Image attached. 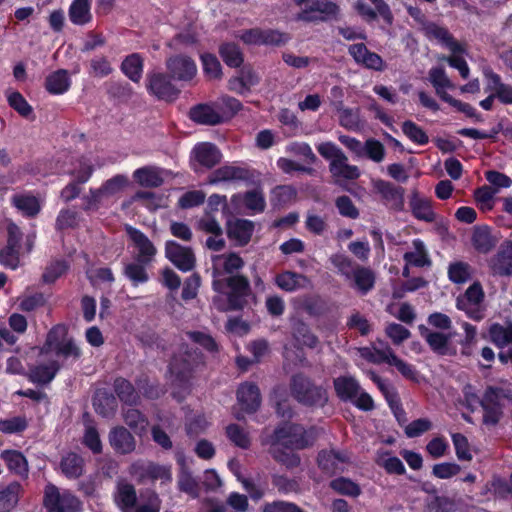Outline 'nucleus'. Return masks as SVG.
<instances>
[{
	"instance_id": "864d4df0",
	"label": "nucleus",
	"mask_w": 512,
	"mask_h": 512,
	"mask_svg": "<svg viewBox=\"0 0 512 512\" xmlns=\"http://www.w3.org/2000/svg\"><path fill=\"white\" fill-rule=\"evenodd\" d=\"M269 453L277 463L289 470L297 468L301 464V458L297 453L282 446H270Z\"/></svg>"
},
{
	"instance_id": "b1692460",
	"label": "nucleus",
	"mask_w": 512,
	"mask_h": 512,
	"mask_svg": "<svg viewBox=\"0 0 512 512\" xmlns=\"http://www.w3.org/2000/svg\"><path fill=\"white\" fill-rule=\"evenodd\" d=\"M192 154L196 163L206 169H212L222 160L221 151L210 142H202L195 145Z\"/></svg>"
},
{
	"instance_id": "39448f33",
	"label": "nucleus",
	"mask_w": 512,
	"mask_h": 512,
	"mask_svg": "<svg viewBox=\"0 0 512 512\" xmlns=\"http://www.w3.org/2000/svg\"><path fill=\"white\" fill-rule=\"evenodd\" d=\"M81 501L70 491L60 493L59 488L48 483L44 488L43 506L46 512H79Z\"/></svg>"
},
{
	"instance_id": "ea45409f",
	"label": "nucleus",
	"mask_w": 512,
	"mask_h": 512,
	"mask_svg": "<svg viewBox=\"0 0 512 512\" xmlns=\"http://www.w3.org/2000/svg\"><path fill=\"white\" fill-rule=\"evenodd\" d=\"M143 68L144 60L139 53H132L126 56L120 65L121 72L134 83L140 82Z\"/></svg>"
},
{
	"instance_id": "79ce46f5",
	"label": "nucleus",
	"mask_w": 512,
	"mask_h": 512,
	"mask_svg": "<svg viewBox=\"0 0 512 512\" xmlns=\"http://www.w3.org/2000/svg\"><path fill=\"white\" fill-rule=\"evenodd\" d=\"M218 53L230 68H240L244 63V54L235 42H223L218 48Z\"/></svg>"
},
{
	"instance_id": "412c9836",
	"label": "nucleus",
	"mask_w": 512,
	"mask_h": 512,
	"mask_svg": "<svg viewBox=\"0 0 512 512\" xmlns=\"http://www.w3.org/2000/svg\"><path fill=\"white\" fill-rule=\"evenodd\" d=\"M483 74L487 81L485 90L495 92L497 100L501 104L512 105V84L504 83L501 76L491 68L485 69Z\"/></svg>"
},
{
	"instance_id": "052dcab7",
	"label": "nucleus",
	"mask_w": 512,
	"mask_h": 512,
	"mask_svg": "<svg viewBox=\"0 0 512 512\" xmlns=\"http://www.w3.org/2000/svg\"><path fill=\"white\" fill-rule=\"evenodd\" d=\"M403 134L413 143L418 145H426L429 142V137L425 130L417 125L412 120H406L402 123Z\"/></svg>"
},
{
	"instance_id": "f03ea898",
	"label": "nucleus",
	"mask_w": 512,
	"mask_h": 512,
	"mask_svg": "<svg viewBox=\"0 0 512 512\" xmlns=\"http://www.w3.org/2000/svg\"><path fill=\"white\" fill-rule=\"evenodd\" d=\"M322 429L318 426L304 425L291 421H283L278 424L268 437L270 446H282L286 449L297 451L314 446Z\"/></svg>"
},
{
	"instance_id": "58836bf2",
	"label": "nucleus",
	"mask_w": 512,
	"mask_h": 512,
	"mask_svg": "<svg viewBox=\"0 0 512 512\" xmlns=\"http://www.w3.org/2000/svg\"><path fill=\"white\" fill-rule=\"evenodd\" d=\"M354 281V287L361 295H366L375 286L376 276L374 271L365 266L356 264L353 269L352 278Z\"/></svg>"
},
{
	"instance_id": "bf43d9fd",
	"label": "nucleus",
	"mask_w": 512,
	"mask_h": 512,
	"mask_svg": "<svg viewBox=\"0 0 512 512\" xmlns=\"http://www.w3.org/2000/svg\"><path fill=\"white\" fill-rule=\"evenodd\" d=\"M69 267V263L65 259L51 261L42 274V282L45 284L55 283L57 279L66 274Z\"/></svg>"
},
{
	"instance_id": "a878e982",
	"label": "nucleus",
	"mask_w": 512,
	"mask_h": 512,
	"mask_svg": "<svg viewBox=\"0 0 512 512\" xmlns=\"http://www.w3.org/2000/svg\"><path fill=\"white\" fill-rule=\"evenodd\" d=\"M113 391L120 402L124 405L134 407L140 403L139 391L128 379L118 376L113 381Z\"/></svg>"
},
{
	"instance_id": "4d7b16f0",
	"label": "nucleus",
	"mask_w": 512,
	"mask_h": 512,
	"mask_svg": "<svg viewBox=\"0 0 512 512\" xmlns=\"http://www.w3.org/2000/svg\"><path fill=\"white\" fill-rule=\"evenodd\" d=\"M297 191L291 185L276 186L270 197L271 205L274 208L284 207L296 199Z\"/></svg>"
},
{
	"instance_id": "c9c22d12",
	"label": "nucleus",
	"mask_w": 512,
	"mask_h": 512,
	"mask_svg": "<svg viewBox=\"0 0 512 512\" xmlns=\"http://www.w3.org/2000/svg\"><path fill=\"white\" fill-rule=\"evenodd\" d=\"M291 334L295 341L308 348H315L318 343V337L312 333L309 325L302 319H291Z\"/></svg>"
},
{
	"instance_id": "a19ab883",
	"label": "nucleus",
	"mask_w": 512,
	"mask_h": 512,
	"mask_svg": "<svg viewBox=\"0 0 512 512\" xmlns=\"http://www.w3.org/2000/svg\"><path fill=\"white\" fill-rule=\"evenodd\" d=\"M71 80L67 70L59 69L45 79V89L52 95H61L69 90Z\"/></svg>"
},
{
	"instance_id": "6e6552de",
	"label": "nucleus",
	"mask_w": 512,
	"mask_h": 512,
	"mask_svg": "<svg viewBox=\"0 0 512 512\" xmlns=\"http://www.w3.org/2000/svg\"><path fill=\"white\" fill-rule=\"evenodd\" d=\"M374 190L383 204L394 212H403L405 208V188L390 181L378 179L373 183Z\"/></svg>"
},
{
	"instance_id": "473e14b6",
	"label": "nucleus",
	"mask_w": 512,
	"mask_h": 512,
	"mask_svg": "<svg viewBox=\"0 0 512 512\" xmlns=\"http://www.w3.org/2000/svg\"><path fill=\"white\" fill-rule=\"evenodd\" d=\"M420 335L425 339L430 349L441 356L449 354L448 347L451 340V334L430 331L426 326L419 325Z\"/></svg>"
},
{
	"instance_id": "7c9ffc66",
	"label": "nucleus",
	"mask_w": 512,
	"mask_h": 512,
	"mask_svg": "<svg viewBox=\"0 0 512 512\" xmlns=\"http://www.w3.org/2000/svg\"><path fill=\"white\" fill-rule=\"evenodd\" d=\"M484 338L499 349L512 346V322H507L505 326L498 322L490 324Z\"/></svg>"
},
{
	"instance_id": "aec40b11",
	"label": "nucleus",
	"mask_w": 512,
	"mask_h": 512,
	"mask_svg": "<svg viewBox=\"0 0 512 512\" xmlns=\"http://www.w3.org/2000/svg\"><path fill=\"white\" fill-rule=\"evenodd\" d=\"M375 9L371 8L368 4L362 0H358L355 4L357 13L364 18L366 21H374L379 15L386 24L391 25L394 17L389 5L384 0H370Z\"/></svg>"
},
{
	"instance_id": "a211bd4d",
	"label": "nucleus",
	"mask_w": 512,
	"mask_h": 512,
	"mask_svg": "<svg viewBox=\"0 0 512 512\" xmlns=\"http://www.w3.org/2000/svg\"><path fill=\"white\" fill-rule=\"evenodd\" d=\"M108 441L116 454L128 455L136 449V439L133 434L124 426L111 428L108 434Z\"/></svg>"
},
{
	"instance_id": "f704fd0d",
	"label": "nucleus",
	"mask_w": 512,
	"mask_h": 512,
	"mask_svg": "<svg viewBox=\"0 0 512 512\" xmlns=\"http://www.w3.org/2000/svg\"><path fill=\"white\" fill-rule=\"evenodd\" d=\"M270 401L275 409L277 416L290 421L294 416L293 408L289 401V395L285 387L276 386L273 388Z\"/></svg>"
},
{
	"instance_id": "37998d69",
	"label": "nucleus",
	"mask_w": 512,
	"mask_h": 512,
	"mask_svg": "<svg viewBox=\"0 0 512 512\" xmlns=\"http://www.w3.org/2000/svg\"><path fill=\"white\" fill-rule=\"evenodd\" d=\"M1 459L6 463L10 472L21 477L28 476V463L25 456L16 450H4L1 453Z\"/></svg>"
},
{
	"instance_id": "9b49d317",
	"label": "nucleus",
	"mask_w": 512,
	"mask_h": 512,
	"mask_svg": "<svg viewBox=\"0 0 512 512\" xmlns=\"http://www.w3.org/2000/svg\"><path fill=\"white\" fill-rule=\"evenodd\" d=\"M317 465L322 473L333 476L344 471V465L349 463L347 451L322 449L317 454Z\"/></svg>"
},
{
	"instance_id": "423d86ee",
	"label": "nucleus",
	"mask_w": 512,
	"mask_h": 512,
	"mask_svg": "<svg viewBox=\"0 0 512 512\" xmlns=\"http://www.w3.org/2000/svg\"><path fill=\"white\" fill-rule=\"evenodd\" d=\"M172 79L170 74L149 73L146 85L148 93L161 101L168 103L176 101L181 91L172 83Z\"/></svg>"
},
{
	"instance_id": "6e6d98bb",
	"label": "nucleus",
	"mask_w": 512,
	"mask_h": 512,
	"mask_svg": "<svg viewBox=\"0 0 512 512\" xmlns=\"http://www.w3.org/2000/svg\"><path fill=\"white\" fill-rule=\"evenodd\" d=\"M247 178V170L236 166H221L214 170L210 176V183H218L231 180H245Z\"/></svg>"
},
{
	"instance_id": "5fc2aeb1",
	"label": "nucleus",
	"mask_w": 512,
	"mask_h": 512,
	"mask_svg": "<svg viewBox=\"0 0 512 512\" xmlns=\"http://www.w3.org/2000/svg\"><path fill=\"white\" fill-rule=\"evenodd\" d=\"M429 81L435 88L436 94L444 101V97L449 95L446 89L452 87V83L446 75L445 69L441 66L432 67L429 70Z\"/></svg>"
},
{
	"instance_id": "774afa93",
	"label": "nucleus",
	"mask_w": 512,
	"mask_h": 512,
	"mask_svg": "<svg viewBox=\"0 0 512 512\" xmlns=\"http://www.w3.org/2000/svg\"><path fill=\"white\" fill-rule=\"evenodd\" d=\"M330 487L335 492L350 497H357L361 494L359 485L349 478L338 477L330 482Z\"/></svg>"
},
{
	"instance_id": "9d476101",
	"label": "nucleus",
	"mask_w": 512,
	"mask_h": 512,
	"mask_svg": "<svg viewBox=\"0 0 512 512\" xmlns=\"http://www.w3.org/2000/svg\"><path fill=\"white\" fill-rule=\"evenodd\" d=\"M165 257L180 271L189 272L196 266V257L191 247L182 246L174 240L165 243Z\"/></svg>"
},
{
	"instance_id": "f3484780",
	"label": "nucleus",
	"mask_w": 512,
	"mask_h": 512,
	"mask_svg": "<svg viewBox=\"0 0 512 512\" xmlns=\"http://www.w3.org/2000/svg\"><path fill=\"white\" fill-rule=\"evenodd\" d=\"M409 209L412 216L427 223L436 220V213L433 209V202L430 198L422 196L417 189L411 191L409 195Z\"/></svg>"
},
{
	"instance_id": "69168bd1",
	"label": "nucleus",
	"mask_w": 512,
	"mask_h": 512,
	"mask_svg": "<svg viewBox=\"0 0 512 512\" xmlns=\"http://www.w3.org/2000/svg\"><path fill=\"white\" fill-rule=\"evenodd\" d=\"M226 436L235 446L241 449H249L251 445L248 433L238 424H229L226 427Z\"/></svg>"
},
{
	"instance_id": "bb28decb",
	"label": "nucleus",
	"mask_w": 512,
	"mask_h": 512,
	"mask_svg": "<svg viewBox=\"0 0 512 512\" xmlns=\"http://www.w3.org/2000/svg\"><path fill=\"white\" fill-rule=\"evenodd\" d=\"M274 282L279 289L291 293L306 288L310 280L304 274L285 270L275 276Z\"/></svg>"
},
{
	"instance_id": "6ab92c4d",
	"label": "nucleus",
	"mask_w": 512,
	"mask_h": 512,
	"mask_svg": "<svg viewBox=\"0 0 512 512\" xmlns=\"http://www.w3.org/2000/svg\"><path fill=\"white\" fill-rule=\"evenodd\" d=\"M237 401L241 410L247 414H253L258 411L261 405V393L257 384L244 382L237 389Z\"/></svg>"
},
{
	"instance_id": "c03bdc74",
	"label": "nucleus",
	"mask_w": 512,
	"mask_h": 512,
	"mask_svg": "<svg viewBox=\"0 0 512 512\" xmlns=\"http://www.w3.org/2000/svg\"><path fill=\"white\" fill-rule=\"evenodd\" d=\"M299 308L308 316L319 318L329 312L328 303L319 295H306L302 298Z\"/></svg>"
},
{
	"instance_id": "49530a36",
	"label": "nucleus",
	"mask_w": 512,
	"mask_h": 512,
	"mask_svg": "<svg viewBox=\"0 0 512 512\" xmlns=\"http://www.w3.org/2000/svg\"><path fill=\"white\" fill-rule=\"evenodd\" d=\"M413 246L415 251H408L403 255L405 264L419 268L430 266L432 262L429 258L423 241L420 239H415L413 240Z\"/></svg>"
},
{
	"instance_id": "de8ad7c7",
	"label": "nucleus",
	"mask_w": 512,
	"mask_h": 512,
	"mask_svg": "<svg viewBox=\"0 0 512 512\" xmlns=\"http://www.w3.org/2000/svg\"><path fill=\"white\" fill-rule=\"evenodd\" d=\"M90 0H73L68 11L70 21L79 26L89 23L92 19Z\"/></svg>"
},
{
	"instance_id": "8fccbe9b",
	"label": "nucleus",
	"mask_w": 512,
	"mask_h": 512,
	"mask_svg": "<svg viewBox=\"0 0 512 512\" xmlns=\"http://www.w3.org/2000/svg\"><path fill=\"white\" fill-rule=\"evenodd\" d=\"M151 262H141V260H135L125 265L123 274L128 278L133 286H138L149 281V274L147 272V266Z\"/></svg>"
},
{
	"instance_id": "a18cd8bd",
	"label": "nucleus",
	"mask_w": 512,
	"mask_h": 512,
	"mask_svg": "<svg viewBox=\"0 0 512 512\" xmlns=\"http://www.w3.org/2000/svg\"><path fill=\"white\" fill-rule=\"evenodd\" d=\"M92 404L95 412L103 418L113 416L117 408L115 396L106 391L96 393Z\"/></svg>"
},
{
	"instance_id": "20e7f679",
	"label": "nucleus",
	"mask_w": 512,
	"mask_h": 512,
	"mask_svg": "<svg viewBox=\"0 0 512 512\" xmlns=\"http://www.w3.org/2000/svg\"><path fill=\"white\" fill-rule=\"evenodd\" d=\"M290 391L293 398L306 407H324L328 402V393L322 386L303 373H296L290 380Z\"/></svg>"
},
{
	"instance_id": "dca6fc26",
	"label": "nucleus",
	"mask_w": 512,
	"mask_h": 512,
	"mask_svg": "<svg viewBox=\"0 0 512 512\" xmlns=\"http://www.w3.org/2000/svg\"><path fill=\"white\" fill-rule=\"evenodd\" d=\"M423 31L429 40H437L453 54H460L464 52L463 46L453 37L446 27L440 26L435 22L423 23Z\"/></svg>"
},
{
	"instance_id": "338daca9",
	"label": "nucleus",
	"mask_w": 512,
	"mask_h": 512,
	"mask_svg": "<svg viewBox=\"0 0 512 512\" xmlns=\"http://www.w3.org/2000/svg\"><path fill=\"white\" fill-rule=\"evenodd\" d=\"M82 444L88 448L94 455L101 454L103 451L102 441L99 432L94 425H86L82 437Z\"/></svg>"
},
{
	"instance_id": "c756f323",
	"label": "nucleus",
	"mask_w": 512,
	"mask_h": 512,
	"mask_svg": "<svg viewBox=\"0 0 512 512\" xmlns=\"http://www.w3.org/2000/svg\"><path fill=\"white\" fill-rule=\"evenodd\" d=\"M11 204L26 218H35L41 211L39 199L31 193L14 194Z\"/></svg>"
},
{
	"instance_id": "393cba45",
	"label": "nucleus",
	"mask_w": 512,
	"mask_h": 512,
	"mask_svg": "<svg viewBox=\"0 0 512 512\" xmlns=\"http://www.w3.org/2000/svg\"><path fill=\"white\" fill-rule=\"evenodd\" d=\"M484 300V291L480 282H474L471 284L464 294H460L456 298V308L460 311H464L470 318L480 319L478 316H474L470 313L469 309L471 306H477Z\"/></svg>"
},
{
	"instance_id": "3c124183",
	"label": "nucleus",
	"mask_w": 512,
	"mask_h": 512,
	"mask_svg": "<svg viewBox=\"0 0 512 512\" xmlns=\"http://www.w3.org/2000/svg\"><path fill=\"white\" fill-rule=\"evenodd\" d=\"M471 241L474 248L481 253H487L495 246V241L488 225L475 226Z\"/></svg>"
},
{
	"instance_id": "ddd939ff",
	"label": "nucleus",
	"mask_w": 512,
	"mask_h": 512,
	"mask_svg": "<svg viewBox=\"0 0 512 512\" xmlns=\"http://www.w3.org/2000/svg\"><path fill=\"white\" fill-rule=\"evenodd\" d=\"M255 230V223L244 218L228 219L226 222V235L234 246L244 247L251 241Z\"/></svg>"
},
{
	"instance_id": "1a4fd4ad",
	"label": "nucleus",
	"mask_w": 512,
	"mask_h": 512,
	"mask_svg": "<svg viewBox=\"0 0 512 512\" xmlns=\"http://www.w3.org/2000/svg\"><path fill=\"white\" fill-rule=\"evenodd\" d=\"M287 33L275 29L251 28L245 30L241 40L248 45L282 46L289 41Z\"/></svg>"
},
{
	"instance_id": "4468645a",
	"label": "nucleus",
	"mask_w": 512,
	"mask_h": 512,
	"mask_svg": "<svg viewBox=\"0 0 512 512\" xmlns=\"http://www.w3.org/2000/svg\"><path fill=\"white\" fill-rule=\"evenodd\" d=\"M166 68L171 77L178 81H191L197 74L195 61L187 55H174L166 60Z\"/></svg>"
},
{
	"instance_id": "2f4dec72",
	"label": "nucleus",
	"mask_w": 512,
	"mask_h": 512,
	"mask_svg": "<svg viewBox=\"0 0 512 512\" xmlns=\"http://www.w3.org/2000/svg\"><path fill=\"white\" fill-rule=\"evenodd\" d=\"M260 82V77L257 72L249 65H242L237 77L229 80L230 90L238 93L249 91L251 87L256 86Z\"/></svg>"
},
{
	"instance_id": "0eeeda50",
	"label": "nucleus",
	"mask_w": 512,
	"mask_h": 512,
	"mask_svg": "<svg viewBox=\"0 0 512 512\" xmlns=\"http://www.w3.org/2000/svg\"><path fill=\"white\" fill-rule=\"evenodd\" d=\"M310 5L302 9L296 19L306 23L327 22L337 18L340 8L331 0H310Z\"/></svg>"
},
{
	"instance_id": "7ed1b4c3",
	"label": "nucleus",
	"mask_w": 512,
	"mask_h": 512,
	"mask_svg": "<svg viewBox=\"0 0 512 512\" xmlns=\"http://www.w3.org/2000/svg\"><path fill=\"white\" fill-rule=\"evenodd\" d=\"M205 365V356L200 350L186 347L184 351L174 354L169 362L168 372L172 384L183 391H189L192 380Z\"/></svg>"
},
{
	"instance_id": "e433bc0d",
	"label": "nucleus",
	"mask_w": 512,
	"mask_h": 512,
	"mask_svg": "<svg viewBox=\"0 0 512 512\" xmlns=\"http://www.w3.org/2000/svg\"><path fill=\"white\" fill-rule=\"evenodd\" d=\"M114 502L123 512L133 509L137 504V493L134 485L128 482H119L116 487Z\"/></svg>"
},
{
	"instance_id": "4be33fe9",
	"label": "nucleus",
	"mask_w": 512,
	"mask_h": 512,
	"mask_svg": "<svg viewBox=\"0 0 512 512\" xmlns=\"http://www.w3.org/2000/svg\"><path fill=\"white\" fill-rule=\"evenodd\" d=\"M189 118L196 124L206 126H215L224 122L223 115L218 112L213 104L209 103L192 106L189 110Z\"/></svg>"
},
{
	"instance_id": "2eb2a0df",
	"label": "nucleus",
	"mask_w": 512,
	"mask_h": 512,
	"mask_svg": "<svg viewBox=\"0 0 512 512\" xmlns=\"http://www.w3.org/2000/svg\"><path fill=\"white\" fill-rule=\"evenodd\" d=\"M125 231L138 251L134 259L141 260V262L152 263L157 253V249L147 235L131 225H126Z\"/></svg>"
},
{
	"instance_id": "4c0bfd02",
	"label": "nucleus",
	"mask_w": 512,
	"mask_h": 512,
	"mask_svg": "<svg viewBox=\"0 0 512 512\" xmlns=\"http://www.w3.org/2000/svg\"><path fill=\"white\" fill-rule=\"evenodd\" d=\"M333 386L337 397L342 401H351L357 397L361 387L352 376H339L333 380Z\"/></svg>"
},
{
	"instance_id": "13d9d810",
	"label": "nucleus",
	"mask_w": 512,
	"mask_h": 512,
	"mask_svg": "<svg viewBox=\"0 0 512 512\" xmlns=\"http://www.w3.org/2000/svg\"><path fill=\"white\" fill-rule=\"evenodd\" d=\"M204 75L210 80L222 78V66L216 55L205 52L200 55Z\"/></svg>"
},
{
	"instance_id": "680f3d73",
	"label": "nucleus",
	"mask_w": 512,
	"mask_h": 512,
	"mask_svg": "<svg viewBox=\"0 0 512 512\" xmlns=\"http://www.w3.org/2000/svg\"><path fill=\"white\" fill-rule=\"evenodd\" d=\"M186 335L193 343L198 344L208 353L215 354L219 352V344L210 334L195 330L188 331Z\"/></svg>"
},
{
	"instance_id": "09e8293b",
	"label": "nucleus",
	"mask_w": 512,
	"mask_h": 512,
	"mask_svg": "<svg viewBox=\"0 0 512 512\" xmlns=\"http://www.w3.org/2000/svg\"><path fill=\"white\" fill-rule=\"evenodd\" d=\"M123 420L125 424L137 435H143L148 427L147 416L136 408L123 410Z\"/></svg>"
},
{
	"instance_id": "0e129e2a",
	"label": "nucleus",
	"mask_w": 512,
	"mask_h": 512,
	"mask_svg": "<svg viewBox=\"0 0 512 512\" xmlns=\"http://www.w3.org/2000/svg\"><path fill=\"white\" fill-rule=\"evenodd\" d=\"M511 393L502 387L489 385L486 387L479 404L502 406L501 399H510Z\"/></svg>"
},
{
	"instance_id": "72a5a7b5",
	"label": "nucleus",
	"mask_w": 512,
	"mask_h": 512,
	"mask_svg": "<svg viewBox=\"0 0 512 512\" xmlns=\"http://www.w3.org/2000/svg\"><path fill=\"white\" fill-rule=\"evenodd\" d=\"M23 487L18 481L0 485V512H11L19 503Z\"/></svg>"
},
{
	"instance_id": "cd10ccee",
	"label": "nucleus",
	"mask_w": 512,
	"mask_h": 512,
	"mask_svg": "<svg viewBox=\"0 0 512 512\" xmlns=\"http://www.w3.org/2000/svg\"><path fill=\"white\" fill-rule=\"evenodd\" d=\"M59 466L62 474L69 480H76L85 472L84 458L73 451H70L61 457Z\"/></svg>"
},
{
	"instance_id": "f8f14e48",
	"label": "nucleus",
	"mask_w": 512,
	"mask_h": 512,
	"mask_svg": "<svg viewBox=\"0 0 512 512\" xmlns=\"http://www.w3.org/2000/svg\"><path fill=\"white\" fill-rule=\"evenodd\" d=\"M134 474L141 484L155 483L160 480L161 484H168L172 481L171 467L155 462L133 465Z\"/></svg>"
},
{
	"instance_id": "c85d7f7f",
	"label": "nucleus",
	"mask_w": 512,
	"mask_h": 512,
	"mask_svg": "<svg viewBox=\"0 0 512 512\" xmlns=\"http://www.w3.org/2000/svg\"><path fill=\"white\" fill-rule=\"evenodd\" d=\"M490 268L494 275L512 276V241L499 249L490 261Z\"/></svg>"
},
{
	"instance_id": "e2e57ef3",
	"label": "nucleus",
	"mask_w": 512,
	"mask_h": 512,
	"mask_svg": "<svg viewBox=\"0 0 512 512\" xmlns=\"http://www.w3.org/2000/svg\"><path fill=\"white\" fill-rule=\"evenodd\" d=\"M178 489L181 492L188 494L191 498H198L200 489L198 481L192 476L191 472L183 469L178 475Z\"/></svg>"
},
{
	"instance_id": "f257e3e1",
	"label": "nucleus",
	"mask_w": 512,
	"mask_h": 512,
	"mask_svg": "<svg viewBox=\"0 0 512 512\" xmlns=\"http://www.w3.org/2000/svg\"><path fill=\"white\" fill-rule=\"evenodd\" d=\"M212 278V289L217 294L213 297V304L218 311L238 312L249 305L253 291L247 276H225L219 269L214 268Z\"/></svg>"
},
{
	"instance_id": "603ef678",
	"label": "nucleus",
	"mask_w": 512,
	"mask_h": 512,
	"mask_svg": "<svg viewBox=\"0 0 512 512\" xmlns=\"http://www.w3.org/2000/svg\"><path fill=\"white\" fill-rule=\"evenodd\" d=\"M133 178L140 186L146 188H157L163 184V178L159 172L149 166L136 169Z\"/></svg>"
},
{
	"instance_id": "5701e85b",
	"label": "nucleus",
	"mask_w": 512,
	"mask_h": 512,
	"mask_svg": "<svg viewBox=\"0 0 512 512\" xmlns=\"http://www.w3.org/2000/svg\"><path fill=\"white\" fill-rule=\"evenodd\" d=\"M60 369V363L57 360H51L46 364H38L30 367L26 378L29 382L37 386H46L54 380Z\"/></svg>"
}]
</instances>
